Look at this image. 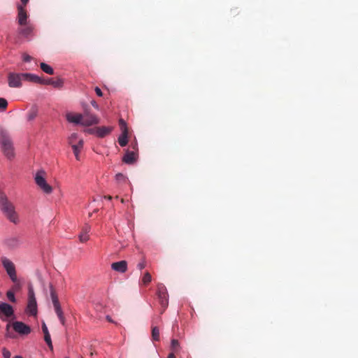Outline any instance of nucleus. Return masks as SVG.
Segmentation results:
<instances>
[{
  "instance_id": "obj_22",
  "label": "nucleus",
  "mask_w": 358,
  "mask_h": 358,
  "mask_svg": "<svg viewBox=\"0 0 358 358\" xmlns=\"http://www.w3.org/2000/svg\"><path fill=\"white\" fill-rule=\"evenodd\" d=\"M21 244L20 240L17 237H13L7 240V245L12 248H17Z\"/></svg>"
},
{
  "instance_id": "obj_7",
  "label": "nucleus",
  "mask_w": 358,
  "mask_h": 358,
  "mask_svg": "<svg viewBox=\"0 0 358 358\" xmlns=\"http://www.w3.org/2000/svg\"><path fill=\"white\" fill-rule=\"evenodd\" d=\"M1 262L3 266L6 271V273L9 275L10 280L13 282H16L17 281V278L14 264L6 257H3Z\"/></svg>"
},
{
  "instance_id": "obj_23",
  "label": "nucleus",
  "mask_w": 358,
  "mask_h": 358,
  "mask_svg": "<svg viewBox=\"0 0 358 358\" xmlns=\"http://www.w3.org/2000/svg\"><path fill=\"white\" fill-rule=\"evenodd\" d=\"M40 66L45 73L49 75H52L54 73L53 69L47 64L42 62L41 63Z\"/></svg>"
},
{
  "instance_id": "obj_20",
  "label": "nucleus",
  "mask_w": 358,
  "mask_h": 358,
  "mask_svg": "<svg viewBox=\"0 0 358 358\" xmlns=\"http://www.w3.org/2000/svg\"><path fill=\"white\" fill-rule=\"evenodd\" d=\"M42 330L44 334V340H45V343H47L48 347L50 348V350H52L53 346H52L50 335L48 327L45 322H43L42 324Z\"/></svg>"
},
{
  "instance_id": "obj_3",
  "label": "nucleus",
  "mask_w": 358,
  "mask_h": 358,
  "mask_svg": "<svg viewBox=\"0 0 358 358\" xmlns=\"http://www.w3.org/2000/svg\"><path fill=\"white\" fill-rule=\"evenodd\" d=\"M45 176L46 172L44 170H38L34 176L35 182L43 192L50 194L52 192V187L46 182Z\"/></svg>"
},
{
  "instance_id": "obj_13",
  "label": "nucleus",
  "mask_w": 358,
  "mask_h": 358,
  "mask_svg": "<svg viewBox=\"0 0 358 358\" xmlns=\"http://www.w3.org/2000/svg\"><path fill=\"white\" fill-rule=\"evenodd\" d=\"M13 328L16 332L22 335H27L31 332V328L22 322H14Z\"/></svg>"
},
{
  "instance_id": "obj_21",
  "label": "nucleus",
  "mask_w": 358,
  "mask_h": 358,
  "mask_svg": "<svg viewBox=\"0 0 358 358\" xmlns=\"http://www.w3.org/2000/svg\"><path fill=\"white\" fill-rule=\"evenodd\" d=\"M90 231V227L88 225H86L85 227H83L82 232L79 235V240L81 243H85L89 240V235L88 233Z\"/></svg>"
},
{
  "instance_id": "obj_31",
  "label": "nucleus",
  "mask_w": 358,
  "mask_h": 358,
  "mask_svg": "<svg viewBox=\"0 0 358 358\" xmlns=\"http://www.w3.org/2000/svg\"><path fill=\"white\" fill-rule=\"evenodd\" d=\"M2 355L3 358H10L11 356L10 351L5 348L2 350Z\"/></svg>"
},
{
  "instance_id": "obj_34",
  "label": "nucleus",
  "mask_w": 358,
  "mask_h": 358,
  "mask_svg": "<svg viewBox=\"0 0 358 358\" xmlns=\"http://www.w3.org/2000/svg\"><path fill=\"white\" fill-rule=\"evenodd\" d=\"M146 266V263L144 260H143L142 262H139L138 264H137V268L139 269V270H142Z\"/></svg>"
},
{
  "instance_id": "obj_29",
  "label": "nucleus",
  "mask_w": 358,
  "mask_h": 358,
  "mask_svg": "<svg viewBox=\"0 0 358 358\" xmlns=\"http://www.w3.org/2000/svg\"><path fill=\"white\" fill-rule=\"evenodd\" d=\"M138 158H122L124 163L127 164H134L136 162Z\"/></svg>"
},
{
  "instance_id": "obj_33",
  "label": "nucleus",
  "mask_w": 358,
  "mask_h": 358,
  "mask_svg": "<svg viewBox=\"0 0 358 358\" xmlns=\"http://www.w3.org/2000/svg\"><path fill=\"white\" fill-rule=\"evenodd\" d=\"M22 59H23V61H24L26 62H29L30 61H31L32 57L31 56H29V55L24 53L22 55Z\"/></svg>"
},
{
  "instance_id": "obj_15",
  "label": "nucleus",
  "mask_w": 358,
  "mask_h": 358,
  "mask_svg": "<svg viewBox=\"0 0 358 358\" xmlns=\"http://www.w3.org/2000/svg\"><path fill=\"white\" fill-rule=\"evenodd\" d=\"M41 84L50 85L55 88H62L64 85V80L62 78H57L56 80L52 78L42 79Z\"/></svg>"
},
{
  "instance_id": "obj_25",
  "label": "nucleus",
  "mask_w": 358,
  "mask_h": 358,
  "mask_svg": "<svg viewBox=\"0 0 358 358\" xmlns=\"http://www.w3.org/2000/svg\"><path fill=\"white\" fill-rule=\"evenodd\" d=\"M152 337L154 341L159 340V330L157 327H153L152 329Z\"/></svg>"
},
{
  "instance_id": "obj_37",
  "label": "nucleus",
  "mask_w": 358,
  "mask_h": 358,
  "mask_svg": "<svg viewBox=\"0 0 358 358\" xmlns=\"http://www.w3.org/2000/svg\"><path fill=\"white\" fill-rule=\"evenodd\" d=\"M91 103L94 108L99 109V105L96 103V101H93L91 102Z\"/></svg>"
},
{
  "instance_id": "obj_9",
  "label": "nucleus",
  "mask_w": 358,
  "mask_h": 358,
  "mask_svg": "<svg viewBox=\"0 0 358 358\" xmlns=\"http://www.w3.org/2000/svg\"><path fill=\"white\" fill-rule=\"evenodd\" d=\"M119 124L121 130V134L118 137V143L122 147H124L127 144L128 142L129 130L127 123L124 120L120 119L119 120Z\"/></svg>"
},
{
  "instance_id": "obj_38",
  "label": "nucleus",
  "mask_w": 358,
  "mask_h": 358,
  "mask_svg": "<svg viewBox=\"0 0 358 358\" xmlns=\"http://www.w3.org/2000/svg\"><path fill=\"white\" fill-rule=\"evenodd\" d=\"M167 358H176L174 352L169 353Z\"/></svg>"
},
{
  "instance_id": "obj_28",
  "label": "nucleus",
  "mask_w": 358,
  "mask_h": 358,
  "mask_svg": "<svg viewBox=\"0 0 358 358\" xmlns=\"http://www.w3.org/2000/svg\"><path fill=\"white\" fill-rule=\"evenodd\" d=\"M115 179L118 182H124L127 180V177L122 173L116 174Z\"/></svg>"
},
{
  "instance_id": "obj_14",
  "label": "nucleus",
  "mask_w": 358,
  "mask_h": 358,
  "mask_svg": "<svg viewBox=\"0 0 358 358\" xmlns=\"http://www.w3.org/2000/svg\"><path fill=\"white\" fill-rule=\"evenodd\" d=\"M83 116L84 118L83 120V126L84 127H90L92 125L97 124L100 122L99 118L95 115L85 113Z\"/></svg>"
},
{
  "instance_id": "obj_19",
  "label": "nucleus",
  "mask_w": 358,
  "mask_h": 358,
  "mask_svg": "<svg viewBox=\"0 0 358 358\" xmlns=\"http://www.w3.org/2000/svg\"><path fill=\"white\" fill-rule=\"evenodd\" d=\"M27 15L23 6H18V22L20 25H24L27 23Z\"/></svg>"
},
{
  "instance_id": "obj_24",
  "label": "nucleus",
  "mask_w": 358,
  "mask_h": 358,
  "mask_svg": "<svg viewBox=\"0 0 358 358\" xmlns=\"http://www.w3.org/2000/svg\"><path fill=\"white\" fill-rule=\"evenodd\" d=\"M152 280V276L149 272H145L142 278V282L143 285H147Z\"/></svg>"
},
{
  "instance_id": "obj_27",
  "label": "nucleus",
  "mask_w": 358,
  "mask_h": 358,
  "mask_svg": "<svg viewBox=\"0 0 358 358\" xmlns=\"http://www.w3.org/2000/svg\"><path fill=\"white\" fill-rule=\"evenodd\" d=\"M6 296L10 302L15 303L16 301L14 292L13 290H8L6 292Z\"/></svg>"
},
{
  "instance_id": "obj_40",
  "label": "nucleus",
  "mask_w": 358,
  "mask_h": 358,
  "mask_svg": "<svg viewBox=\"0 0 358 358\" xmlns=\"http://www.w3.org/2000/svg\"><path fill=\"white\" fill-rule=\"evenodd\" d=\"M106 320H107L109 322H113V320H112L111 317H110L109 315H107V316H106Z\"/></svg>"
},
{
  "instance_id": "obj_4",
  "label": "nucleus",
  "mask_w": 358,
  "mask_h": 358,
  "mask_svg": "<svg viewBox=\"0 0 358 358\" xmlns=\"http://www.w3.org/2000/svg\"><path fill=\"white\" fill-rule=\"evenodd\" d=\"M50 296L52 299V302L54 306L55 311L62 325H65V317L64 316L63 311L62 310L60 303L58 299L57 294L53 287L52 285L50 286Z\"/></svg>"
},
{
  "instance_id": "obj_36",
  "label": "nucleus",
  "mask_w": 358,
  "mask_h": 358,
  "mask_svg": "<svg viewBox=\"0 0 358 358\" xmlns=\"http://www.w3.org/2000/svg\"><path fill=\"white\" fill-rule=\"evenodd\" d=\"M95 92H96V94L99 96H102L103 94H102V92L101 90H100V88L99 87H96L95 88Z\"/></svg>"
},
{
  "instance_id": "obj_2",
  "label": "nucleus",
  "mask_w": 358,
  "mask_h": 358,
  "mask_svg": "<svg viewBox=\"0 0 358 358\" xmlns=\"http://www.w3.org/2000/svg\"><path fill=\"white\" fill-rule=\"evenodd\" d=\"M0 146L1 151L5 155L10 156L14 155L13 143L7 132L1 128H0Z\"/></svg>"
},
{
  "instance_id": "obj_42",
  "label": "nucleus",
  "mask_w": 358,
  "mask_h": 358,
  "mask_svg": "<svg viewBox=\"0 0 358 358\" xmlns=\"http://www.w3.org/2000/svg\"><path fill=\"white\" fill-rule=\"evenodd\" d=\"M105 199H107L108 200H111L112 199V196H106Z\"/></svg>"
},
{
  "instance_id": "obj_46",
  "label": "nucleus",
  "mask_w": 358,
  "mask_h": 358,
  "mask_svg": "<svg viewBox=\"0 0 358 358\" xmlns=\"http://www.w3.org/2000/svg\"><path fill=\"white\" fill-rule=\"evenodd\" d=\"M80 358H83V357H80Z\"/></svg>"
},
{
  "instance_id": "obj_35",
  "label": "nucleus",
  "mask_w": 358,
  "mask_h": 358,
  "mask_svg": "<svg viewBox=\"0 0 358 358\" xmlns=\"http://www.w3.org/2000/svg\"><path fill=\"white\" fill-rule=\"evenodd\" d=\"M31 31V28L28 27L27 29H22V34H24V36H27L28 34H29V33Z\"/></svg>"
},
{
  "instance_id": "obj_44",
  "label": "nucleus",
  "mask_w": 358,
  "mask_h": 358,
  "mask_svg": "<svg viewBox=\"0 0 358 358\" xmlns=\"http://www.w3.org/2000/svg\"><path fill=\"white\" fill-rule=\"evenodd\" d=\"M9 327H10V324H7V327H6L7 330L9 329Z\"/></svg>"
},
{
  "instance_id": "obj_39",
  "label": "nucleus",
  "mask_w": 358,
  "mask_h": 358,
  "mask_svg": "<svg viewBox=\"0 0 358 358\" xmlns=\"http://www.w3.org/2000/svg\"><path fill=\"white\" fill-rule=\"evenodd\" d=\"M36 113H33V114H31V115L30 114V115H29V120H32V119H34V118L35 117V116H36Z\"/></svg>"
},
{
  "instance_id": "obj_10",
  "label": "nucleus",
  "mask_w": 358,
  "mask_h": 358,
  "mask_svg": "<svg viewBox=\"0 0 358 358\" xmlns=\"http://www.w3.org/2000/svg\"><path fill=\"white\" fill-rule=\"evenodd\" d=\"M69 143L72 146L76 155L80 154V149L83 146V140L79 138L78 135L76 133H73L69 136Z\"/></svg>"
},
{
  "instance_id": "obj_11",
  "label": "nucleus",
  "mask_w": 358,
  "mask_h": 358,
  "mask_svg": "<svg viewBox=\"0 0 358 358\" xmlns=\"http://www.w3.org/2000/svg\"><path fill=\"white\" fill-rule=\"evenodd\" d=\"M84 116L81 113L76 112H68L66 113V120L71 124L83 126Z\"/></svg>"
},
{
  "instance_id": "obj_6",
  "label": "nucleus",
  "mask_w": 358,
  "mask_h": 358,
  "mask_svg": "<svg viewBox=\"0 0 358 358\" xmlns=\"http://www.w3.org/2000/svg\"><path fill=\"white\" fill-rule=\"evenodd\" d=\"M157 297L162 306V314L169 306V297L166 287L163 284L157 285Z\"/></svg>"
},
{
  "instance_id": "obj_43",
  "label": "nucleus",
  "mask_w": 358,
  "mask_h": 358,
  "mask_svg": "<svg viewBox=\"0 0 358 358\" xmlns=\"http://www.w3.org/2000/svg\"><path fill=\"white\" fill-rule=\"evenodd\" d=\"M13 358H22L21 356H15Z\"/></svg>"
},
{
  "instance_id": "obj_1",
  "label": "nucleus",
  "mask_w": 358,
  "mask_h": 358,
  "mask_svg": "<svg viewBox=\"0 0 358 358\" xmlns=\"http://www.w3.org/2000/svg\"><path fill=\"white\" fill-rule=\"evenodd\" d=\"M0 209L10 222L14 224L19 222L18 215L15 211L13 203L8 200L7 196L3 193L0 194Z\"/></svg>"
},
{
  "instance_id": "obj_18",
  "label": "nucleus",
  "mask_w": 358,
  "mask_h": 358,
  "mask_svg": "<svg viewBox=\"0 0 358 358\" xmlns=\"http://www.w3.org/2000/svg\"><path fill=\"white\" fill-rule=\"evenodd\" d=\"M23 81L34 83H40L42 82V78L37 76L36 74L29 73H23Z\"/></svg>"
},
{
  "instance_id": "obj_17",
  "label": "nucleus",
  "mask_w": 358,
  "mask_h": 358,
  "mask_svg": "<svg viewBox=\"0 0 358 358\" xmlns=\"http://www.w3.org/2000/svg\"><path fill=\"white\" fill-rule=\"evenodd\" d=\"M111 268L115 271L124 273L127 269V263L124 260L114 262L112 264Z\"/></svg>"
},
{
  "instance_id": "obj_41",
  "label": "nucleus",
  "mask_w": 358,
  "mask_h": 358,
  "mask_svg": "<svg viewBox=\"0 0 358 358\" xmlns=\"http://www.w3.org/2000/svg\"><path fill=\"white\" fill-rule=\"evenodd\" d=\"M29 0H21L22 3L25 5L27 2H28Z\"/></svg>"
},
{
  "instance_id": "obj_8",
  "label": "nucleus",
  "mask_w": 358,
  "mask_h": 358,
  "mask_svg": "<svg viewBox=\"0 0 358 358\" xmlns=\"http://www.w3.org/2000/svg\"><path fill=\"white\" fill-rule=\"evenodd\" d=\"M22 73L10 72L8 75V85L12 88H19L22 85Z\"/></svg>"
},
{
  "instance_id": "obj_45",
  "label": "nucleus",
  "mask_w": 358,
  "mask_h": 358,
  "mask_svg": "<svg viewBox=\"0 0 358 358\" xmlns=\"http://www.w3.org/2000/svg\"><path fill=\"white\" fill-rule=\"evenodd\" d=\"M125 157H130V156H129V155H126Z\"/></svg>"
},
{
  "instance_id": "obj_5",
  "label": "nucleus",
  "mask_w": 358,
  "mask_h": 358,
  "mask_svg": "<svg viewBox=\"0 0 358 358\" xmlns=\"http://www.w3.org/2000/svg\"><path fill=\"white\" fill-rule=\"evenodd\" d=\"M26 311L30 315L35 316L37 314V303L35 298V294L31 285L28 288V302Z\"/></svg>"
},
{
  "instance_id": "obj_26",
  "label": "nucleus",
  "mask_w": 358,
  "mask_h": 358,
  "mask_svg": "<svg viewBox=\"0 0 358 358\" xmlns=\"http://www.w3.org/2000/svg\"><path fill=\"white\" fill-rule=\"evenodd\" d=\"M171 348L173 351V352H178L180 348V344L178 340L172 339L171 343Z\"/></svg>"
},
{
  "instance_id": "obj_12",
  "label": "nucleus",
  "mask_w": 358,
  "mask_h": 358,
  "mask_svg": "<svg viewBox=\"0 0 358 358\" xmlns=\"http://www.w3.org/2000/svg\"><path fill=\"white\" fill-rule=\"evenodd\" d=\"M113 128L109 127H95L92 129H86L85 131L90 134H94L98 137H103L111 131Z\"/></svg>"
},
{
  "instance_id": "obj_47",
  "label": "nucleus",
  "mask_w": 358,
  "mask_h": 358,
  "mask_svg": "<svg viewBox=\"0 0 358 358\" xmlns=\"http://www.w3.org/2000/svg\"><path fill=\"white\" fill-rule=\"evenodd\" d=\"M66 358H68V357H66Z\"/></svg>"
},
{
  "instance_id": "obj_32",
  "label": "nucleus",
  "mask_w": 358,
  "mask_h": 358,
  "mask_svg": "<svg viewBox=\"0 0 358 358\" xmlns=\"http://www.w3.org/2000/svg\"><path fill=\"white\" fill-rule=\"evenodd\" d=\"M14 283L15 285L12 287L10 290H13L15 293V292H18L21 289V286L20 283L17 282V281Z\"/></svg>"
},
{
  "instance_id": "obj_30",
  "label": "nucleus",
  "mask_w": 358,
  "mask_h": 358,
  "mask_svg": "<svg viewBox=\"0 0 358 358\" xmlns=\"http://www.w3.org/2000/svg\"><path fill=\"white\" fill-rule=\"evenodd\" d=\"M8 105L7 101L3 98H0V109L4 110L6 109Z\"/></svg>"
},
{
  "instance_id": "obj_16",
  "label": "nucleus",
  "mask_w": 358,
  "mask_h": 358,
  "mask_svg": "<svg viewBox=\"0 0 358 358\" xmlns=\"http://www.w3.org/2000/svg\"><path fill=\"white\" fill-rule=\"evenodd\" d=\"M2 315L7 317L12 316L13 315V307L6 303H0V317Z\"/></svg>"
}]
</instances>
